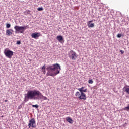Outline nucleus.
Returning <instances> with one entry per match:
<instances>
[{
    "mask_svg": "<svg viewBox=\"0 0 129 129\" xmlns=\"http://www.w3.org/2000/svg\"><path fill=\"white\" fill-rule=\"evenodd\" d=\"M42 97L44 100H47V97L43 96L41 92L37 90H29L27 92V93L24 95V101L27 102L30 99L40 100L42 99Z\"/></svg>",
    "mask_w": 129,
    "mask_h": 129,
    "instance_id": "1",
    "label": "nucleus"
},
{
    "mask_svg": "<svg viewBox=\"0 0 129 129\" xmlns=\"http://www.w3.org/2000/svg\"><path fill=\"white\" fill-rule=\"evenodd\" d=\"M46 71H47L46 74L47 76H56L60 73V71H61V66L57 63L49 65L47 67Z\"/></svg>",
    "mask_w": 129,
    "mask_h": 129,
    "instance_id": "2",
    "label": "nucleus"
},
{
    "mask_svg": "<svg viewBox=\"0 0 129 129\" xmlns=\"http://www.w3.org/2000/svg\"><path fill=\"white\" fill-rule=\"evenodd\" d=\"M29 28V26H15L14 27V29L15 30V33L16 34H24L25 33V30L26 29H28Z\"/></svg>",
    "mask_w": 129,
    "mask_h": 129,
    "instance_id": "3",
    "label": "nucleus"
},
{
    "mask_svg": "<svg viewBox=\"0 0 129 129\" xmlns=\"http://www.w3.org/2000/svg\"><path fill=\"white\" fill-rule=\"evenodd\" d=\"M28 126L29 128H35L36 127V120H35V119L34 118H32L29 120Z\"/></svg>",
    "mask_w": 129,
    "mask_h": 129,
    "instance_id": "4",
    "label": "nucleus"
},
{
    "mask_svg": "<svg viewBox=\"0 0 129 129\" xmlns=\"http://www.w3.org/2000/svg\"><path fill=\"white\" fill-rule=\"evenodd\" d=\"M4 54L6 57H8L9 59L12 58V56H14V52L10 50H6L4 51Z\"/></svg>",
    "mask_w": 129,
    "mask_h": 129,
    "instance_id": "5",
    "label": "nucleus"
},
{
    "mask_svg": "<svg viewBox=\"0 0 129 129\" xmlns=\"http://www.w3.org/2000/svg\"><path fill=\"white\" fill-rule=\"evenodd\" d=\"M41 36L40 33H33L31 34L32 38H33V39H37V38H39Z\"/></svg>",
    "mask_w": 129,
    "mask_h": 129,
    "instance_id": "6",
    "label": "nucleus"
},
{
    "mask_svg": "<svg viewBox=\"0 0 129 129\" xmlns=\"http://www.w3.org/2000/svg\"><path fill=\"white\" fill-rule=\"evenodd\" d=\"M56 39L58 42L63 44L64 43V38L62 35H59L56 37Z\"/></svg>",
    "mask_w": 129,
    "mask_h": 129,
    "instance_id": "7",
    "label": "nucleus"
},
{
    "mask_svg": "<svg viewBox=\"0 0 129 129\" xmlns=\"http://www.w3.org/2000/svg\"><path fill=\"white\" fill-rule=\"evenodd\" d=\"M13 33H14V30L13 29H8L6 30V35L8 36H12Z\"/></svg>",
    "mask_w": 129,
    "mask_h": 129,
    "instance_id": "8",
    "label": "nucleus"
},
{
    "mask_svg": "<svg viewBox=\"0 0 129 129\" xmlns=\"http://www.w3.org/2000/svg\"><path fill=\"white\" fill-rule=\"evenodd\" d=\"M93 22V20L89 21L87 22V26L88 28H93L94 27V23H91Z\"/></svg>",
    "mask_w": 129,
    "mask_h": 129,
    "instance_id": "9",
    "label": "nucleus"
},
{
    "mask_svg": "<svg viewBox=\"0 0 129 129\" xmlns=\"http://www.w3.org/2000/svg\"><path fill=\"white\" fill-rule=\"evenodd\" d=\"M123 91L126 92L127 94H129V86L127 85H125L123 88Z\"/></svg>",
    "mask_w": 129,
    "mask_h": 129,
    "instance_id": "10",
    "label": "nucleus"
},
{
    "mask_svg": "<svg viewBox=\"0 0 129 129\" xmlns=\"http://www.w3.org/2000/svg\"><path fill=\"white\" fill-rule=\"evenodd\" d=\"M66 120L68 122H69V123H71V124L73 123V120H72V119H71L70 117H67L66 118Z\"/></svg>",
    "mask_w": 129,
    "mask_h": 129,
    "instance_id": "11",
    "label": "nucleus"
},
{
    "mask_svg": "<svg viewBox=\"0 0 129 129\" xmlns=\"http://www.w3.org/2000/svg\"><path fill=\"white\" fill-rule=\"evenodd\" d=\"M71 58L72 59V60H73V61H74L75 59H76V53H75V52H73L72 53Z\"/></svg>",
    "mask_w": 129,
    "mask_h": 129,
    "instance_id": "12",
    "label": "nucleus"
},
{
    "mask_svg": "<svg viewBox=\"0 0 129 129\" xmlns=\"http://www.w3.org/2000/svg\"><path fill=\"white\" fill-rule=\"evenodd\" d=\"M81 99H83V100H86V94L84 93H81Z\"/></svg>",
    "mask_w": 129,
    "mask_h": 129,
    "instance_id": "13",
    "label": "nucleus"
},
{
    "mask_svg": "<svg viewBox=\"0 0 129 129\" xmlns=\"http://www.w3.org/2000/svg\"><path fill=\"white\" fill-rule=\"evenodd\" d=\"M84 92H87V88L84 89V87H82L81 93H83Z\"/></svg>",
    "mask_w": 129,
    "mask_h": 129,
    "instance_id": "14",
    "label": "nucleus"
},
{
    "mask_svg": "<svg viewBox=\"0 0 129 129\" xmlns=\"http://www.w3.org/2000/svg\"><path fill=\"white\" fill-rule=\"evenodd\" d=\"M46 66H43L42 68H41V70H42V72H43V73H44V74H46Z\"/></svg>",
    "mask_w": 129,
    "mask_h": 129,
    "instance_id": "15",
    "label": "nucleus"
},
{
    "mask_svg": "<svg viewBox=\"0 0 129 129\" xmlns=\"http://www.w3.org/2000/svg\"><path fill=\"white\" fill-rule=\"evenodd\" d=\"M76 96L77 97H78L79 99H81V95H80V93H79V92H77L76 93Z\"/></svg>",
    "mask_w": 129,
    "mask_h": 129,
    "instance_id": "16",
    "label": "nucleus"
},
{
    "mask_svg": "<svg viewBox=\"0 0 129 129\" xmlns=\"http://www.w3.org/2000/svg\"><path fill=\"white\" fill-rule=\"evenodd\" d=\"M123 110H125L126 111H129V104H128L127 107H125L123 108Z\"/></svg>",
    "mask_w": 129,
    "mask_h": 129,
    "instance_id": "17",
    "label": "nucleus"
},
{
    "mask_svg": "<svg viewBox=\"0 0 129 129\" xmlns=\"http://www.w3.org/2000/svg\"><path fill=\"white\" fill-rule=\"evenodd\" d=\"M38 11H39V12H42V11H43L44 10V8H43V7H38L37 8Z\"/></svg>",
    "mask_w": 129,
    "mask_h": 129,
    "instance_id": "18",
    "label": "nucleus"
},
{
    "mask_svg": "<svg viewBox=\"0 0 129 129\" xmlns=\"http://www.w3.org/2000/svg\"><path fill=\"white\" fill-rule=\"evenodd\" d=\"M32 107H35V108H39V106L37 104L32 105Z\"/></svg>",
    "mask_w": 129,
    "mask_h": 129,
    "instance_id": "19",
    "label": "nucleus"
},
{
    "mask_svg": "<svg viewBox=\"0 0 129 129\" xmlns=\"http://www.w3.org/2000/svg\"><path fill=\"white\" fill-rule=\"evenodd\" d=\"M6 28H11V24L9 23L6 24Z\"/></svg>",
    "mask_w": 129,
    "mask_h": 129,
    "instance_id": "20",
    "label": "nucleus"
},
{
    "mask_svg": "<svg viewBox=\"0 0 129 129\" xmlns=\"http://www.w3.org/2000/svg\"><path fill=\"white\" fill-rule=\"evenodd\" d=\"M88 83H89L90 84H92V83H93V81H92V80H89Z\"/></svg>",
    "mask_w": 129,
    "mask_h": 129,
    "instance_id": "21",
    "label": "nucleus"
},
{
    "mask_svg": "<svg viewBox=\"0 0 129 129\" xmlns=\"http://www.w3.org/2000/svg\"><path fill=\"white\" fill-rule=\"evenodd\" d=\"M121 36H122L121 34H118L117 35V38H121Z\"/></svg>",
    "mask_w": 129,
    "mask_h": 129,
    "instance_id": "22",
    "label": "nucleus"
},
{
    "mask_svg": "<svg viewBox=\"0 0 129 129\" xmlns=\"http://www.w3.org/2000/svg\"><path fill=\"white\" fill-rule=\"evenodd\" d=\"M17 45H21V41L18 40L17 41Z\"/></svg>",
    "mask_w": 129,
    "mask_h": 129,
    "instance_id": "23",
    "label": "nucleus"
},
{
    "mask_svg": "<svg viewBox=\"0 0 129 129\" xmlns=\"http://www.w3.org/2000/svg\"><path fill=\"white\" fill-rule=\"evenodd\" d=\"M120 52L121 55H122V54H123L124 53V51H123V50H120Z\"/></svg>",
    "mask_w": 129,
    "mask_h": 129,
    "instance_id": "24",
    "label": "nucleus"
},
{
    "mask_svg": "<svg viewBox=\"0 0 129 129\" xmlns=\"http://www.w3.org/2000/svg\"><path fill=\"white\" fill-rule=\"evenodd\" d=\"M21 108H22V105H20L18 107V109H21Z\"/></svg>",
    "mask_w": 129,
    "mask_h": 129,
    "instance_id": "25",
    "label": "nucleus"
},
{
    "mask_svg": "<svg viewBox=\"0 0 129 129\" xmlns=\"http://www.w3.org/2000/svg\"><path fill=\"white\" fill-rule=\"evenodd\" d=\"M26 12H27V14H30V11L27 10V11H26Z\"/></svg>",
    "mask_w": 129,
    "mask_h": 129,
    "instance_id": "26",
    "label": "nucleus"
},
{
    "mask_svg": "<svg viewBox=\"0 0 129 129\" xmlns=\"http://www.w3.org/2000/svg\"><path fill=\"white\" fill-rule=\"evenodd\" d=\"M78 90L81 92V88H79V89H78Z\"/></svg>",
    "mask_w": 129,
    "mask_h": 129,
    "instance_id": "27",
    "label": "nucleus"
},
{
    "mask_svg": "<svg viewBox=\"0 0 129 129\" xmlns=\"http://www.w3.org/2000/svg\"><path fill=\"white\" fill-rule=\"evenodd\" d=\"M5 102H8V100H5Z\"/></svg>",
    "mask_w": 129,
    "mask_h": 129,
    "instance_id": "28",
    "label": "nucleus"
}]
</instances>
